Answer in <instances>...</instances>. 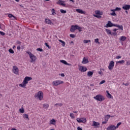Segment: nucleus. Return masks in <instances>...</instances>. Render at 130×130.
Instances as JSON below:
<instances>
[{"label": "nucleus", "instance_id": "obj_41", "mask_svg": "<svg viewBox=\"0 0 130 130\" xmlns=\"http://www.w3.org/2000/svg\"><path fill=\"white\" fill-rule=\"evenodd\" d=\"M105 118L107 119H109L111 117V116L110 115H107L106 116H105Z\"/></svg>", "mask_w": 130, "mask_h": 130}, {"label": "nucleus", "instance_id": "obj_24", "mask_svg": "<svg viewBox=\"0 0 130 130\" xmlns=\"http://www.w3.org/2000/svg\"><path fill=\"white\" fill-rule=\"evenodd\" d=\"M126 39V37L124 36L120 37V38H119L120 41H125Z\"/></svg>", "mask_w": 130, "mask_h": 130}, {"label": "nucleus", "instance_id": "obj_37", "mask_svg": "<svg viewBox=\"0 0 130 130\" xmlns=\"http://www.w3.org/2000/svg\"><path fill=\"white\" fill-rule=\"evenodd\" d=\"M88 42H91V40H84L83 41L84 43H88Z\"/></svg>", "mask_w": 130, "mask_h": 130}, {"label": "nucleus", "instance_id": "obj_14", "mask_svg": "<svg viewBox=\"0 0 130 130\" xmlns=\"http://www.w3.org/2000/svg\"><path fill=\"white\" fill-rule=\"evenodd\" d=\"M79 71H80V72H86L87 71V68L83 66H81L79 68Z\"/></svg>", "mask_w": 130, "mask_h": 130}, {"label": "nucleus", "instance_id": "obj_58", "mask_svg": "<svg viewBox=\"0 0 130 130\" xmlns=\"http://www.w3.org/2000/svg\"><path fill=\"white\" fill-rule=\"evenodd\" d=\"M17 49H18V50H20L21 49V46H18L17 47Z\"/></svg>", "mask_w": 130, "mask_h": 130}, {"label": "nucleus", "instance_id": "obj_3", "mask_svg": "<svg viewBox=\"0 0 130 130\" xmlns=\"http://www.w3.org/2000/svg\"><path fill=\"white\" fill-rule=\"evenodd\" d=\"M93 99H95L97 101H100V102H102V101H104V100H105L104 96L101 94H98L95 96L93 97Z\"/></svg>", "mask_w": 130, "mask_h": 130}, {"label": "nucleus", "instance_id": "obj_32", "mask_svg": "<svg viewBox=\"0 0 130 130\" xmlns=\"http://www.w3.org/2000/svg\"><path fill=\"white\" fill-rule=\"evenodd\" d=\"M111 16H114V17H116L117 15L116 14V13H115V11H113V12L111 13Z\"/></svg>", "mask_w": 130, "mask_h": 130}, {"label": "nucleus", "instance_id": "obj_29", "mask_svg": "<svg viewBox=\"0 0 130 130\" xmlns=\"http://www.w3.org/2000/svg\"><path fill=\"white\" fill-rule=\"evenodd\" d=\"M124 62H125L124 60L116 61V63H120V64H122V63H124Z\"/></svg>", "mask_w": 130, "mask_h": 130}, {"label": "nucleus", "instance_id": "obj_28", "mask_svg": "<svg viewBox=\"0 0 130 130\" xmlns=\"http://www.w3.org/2000/svg\"><path fill=\"white\" fill-rule=\"evenodd\" d=\"M23 117L26 118L27 120H29V116L27 114H23Z\"/></svg>", "mask_w": 130, "mask_h": 130}, {"label": "nucleus", "instance_id": "obj_42", "mask_svg": "<svg viewBox=\"0 0 130 130\" xmlns=\"http://www.w3.org/2000/svg\"><path fill=\"white\" fill-rule=\"evenodd\" d=\"M37 50L38 51H40L41 52H42V51H43V49L40 48H38L37 49Z\"/></svg>", "mask_w": 130, "mask_h": 130}, {"label": "nucleus", "instance_id": "obj_9", "mask_svg": "<svg viewBox=\"0 0 130 130\" xmlns=\"http://www.w3.org/2000/svg\"><path fill=\"white\" fill-rule=\"evenodd\" d=\"M114 24L111 23V21L109 20L108 21V23L105 26V27H106V28H109L110 27H114Z\"/></svg>", "mask_w": 130, "mask_h": 130}, {"label": "nucleus", "instance_id": "obj_12", "mask_svg": "<svg viewBox=\"0 0 130 130\" xmlns=\"http://www.w3.org/2000/svg\"><path fill=\"white\" fill-rule=\"evenodd\" d=\"M99 125H100V123L99 122H96L95 121H93L92 126H95V127H99Z\"/></svg>", "mask_w": 130, "mask_h": 130}, {"label": "nucleus", "instance_id": "obj_26", "mask_svg": "<svg viewBox=\"0 0 130 130\" xmlns=\"http://www.w3.org/2000/svg\"><path fill=\"white\" fill-rule=\"evenodd\" d=\"M93 74H94V72L92 71H89L87 73V76H88V77H92V76H93Z\"/></svg>", "mask_w": 130, "mask_h": 130}, {"label": "nucleus", "instance_id": "obj_44", "mask_svg": "<svg viewBox=\"0 0 130 130\" xmlns=\"http://www.w3.org/2000/svg\"><path fill=\"white\" fill-rule=\"evenodd\" d=\"M19 111L20 113H24V109L23 108L20 109Z\"/></svg>", "mask_w": 130, "mask_h": 130}, {"label": "nucleus", "instance_id": "obj_25", "mask_svg": "<svg viewBox=\"0 0 130 130\" xmlns=\"http://www.w3.org/2000/svg\"><path fill=\"white\" fill-rule=\"evenodd\" d=\"M55 120L54 119H51L50 121V124H53V125H54V124H55Z\"/></svg>", "mask_w": 130, "mask_h": 130}, {"label": "nucleus", "instance_id": "obj_52", "mask_svg": "<svg viewBox=\"0 0 130 130\" xmlns=\"http://www.w3.org/2000/svg\"><path fill=\"white\" fill-rule=\"evenodd\" d=\"M112 35H114V36H115L117 35V32L115 31L112 34Z\"/></svg>", "mask_w": 130, "mask_h": 130}, {"label": "nucleus", "instance_id": "obj_51", "mask_svg": "<svg viewBox=\"0 0 130 130\" xmlns=\"http://www.w3.org/2000/svg\"><path fill=\"white\" fill-rule=\"evenodd\" d=\"M126 66H130V61L128 60L126 61Z\"/></svg>", "mask_w": 130, "mask_h": 130}, {"label": "nucleus", "instance_id": "obj_16", "mask_svg": "<svg viewBox=\"0 0 130 130\" xmlns=\"http://www.w3.org/2000/svg\"><path fill=\"white\" fill-rule=\"evenodd\" d=\"M45 22L46 23V24H48V25H52V22L49 19H46L45 20Z\"/></svg>", "mask_w": 130, "mask_h": 130}, {"label": "nucleus", "instance_id": "obj_57", "mask_svg": "<svg viewBox=\"0 0 130 130\" xmlns=\"http://www.w3.org/2000/svg\"><path fill=\"white\" fill-rule=\"evenodd\" d=\"M106 123H107V122H106V121L102 122V124H106Z\"/></svg>", "mask_w": 130, "mask_h": 130}, {"label": "nucleus", "instance_id": "obj_19", "mask_svg": "<svg viewBox=\"0 0 130 130\" xmlns=\"http://www.w3.org/2000/svg\"><path fill=\"white\" fill-rule=\"evenodd\" d=\"M43 108H44V109L47 110V109H48V108H49V105H48V104H44L43 105Z\"/></svg>", "mask_w": 130, "mask_h": 130}, {"label": "nucleus", "instance_id": "obj_61", "mask_svg": "<svg viewBox=\"0 0 130 130\" xmlns=\"http://www.w3.org/2000/svg\"><path fill=\"white\" fill-rule=\"evenodd\" d=\"M60 76H61V77H64V74L62 73V74H61Z\"/></svg>", "mask_w": 130, "mask_h": 130}, {"label": "nucleus", "instance_id": "obj_50", "mask_svg": "<svg viewBox=\"0 0 130 130\" xmlns=\"http://www.w3.org/2000/svg\"><path fill=\"white\" fill-rule=\"evenodd\" d=\"M70 58H71V59H73L75 58V55H70Z\"/></svg>", "mask_w": 130, "mask_h": 130}, {"label": "nucleus", "instance_id": "obj_35", "mask_svg": "<svg viewBox=\"0 0 130 130\" xmlns=\"http://www.w3.org/2000/svg\"><path fill=\"white\" fill-rule=\"evenodd\" d=\"M121 124V122H120L119 123H118L116 125V126H115L116 129V128H118V127H119V125H120Z\"/></svg>", "mask_w": 130, "mask_h": 130}, {"label": "nucleus", "instance_id": "obj_30", "mask_svg": "<svg viewBox=\"0 0 130 130\" xmlns=\"http://www.w3.org/2000/svg\"><path fill=\"white\" fill-rule=\"evenodd\" d=\"M59 41L62 43V46H66V42H64V41H63L61 40H59Z\"/></svg>", "mask_w": 130, "mask_h": 130}, {"label": "nucleus", "instance_id": "obj_10", "mask_svg": "<svg viewBox=\"0 0 130 130\" xmlns=\"http://www.w3.org/2000/svg\"><path fill=\"white\" fill-rule=\"evenodd\" d=\"M77 121L79 123L83 122V123H85V122H86V118H78L77 119Z\"/></svg>", "mask_w": 130, "mask_h": 130}, {"label": "nucleus", "instance_id": "obj_7", "mask_svg": "<svg viewBox=\"0 0 130 130\" xmlns=\"http://www.w3.org/2000/svg\"><path fill=\"white\" fill-rule=\"evenodd\" d=\"M114 67V61H111L110 62L109 65L108 66V69L110 71H112V70H113V68Z\"/></svg>", "mask_w": 130, "mask_h": 130}, {"label": "nucleus", "instance_id": "obj_46", "mask_svg": "<svg viewBox=\"0 0 130 130\" xmlns=\"http://www.w3.org/2000/svg\"><path fill=\"white\" fill-rule=\"evenodd\" d=\"M94 17H95V18H98L99 19H100L101 18V16L100 15H93Z\"/></svg>", "mask_w": 130, "mask_h": 130}, {"label": "nucleus", "instance_id": "obj_43", "mask_svg": "<svg viewBox=\"0 0 130 130\" xmlns=\"http://www.w3.org/2000/svg\"><path fill=\"white\" fill-rule=\"evenodd\" d=\"M70 37H71V38H75V37H76V35L74 34H70Z\"/></svg>", "mask_w": 130, "mask_h": 130}, {"label": "nucleus", "instance_id": "obj_39", "mask_svg": "<svg viewBox=\"0 0 130 130\" xmlns=\"http://www.w3.org/2000/svg\"><path fill=\"white\" fill-rule=\"evenodd\" d=\"M94 42H95V43H98V44H100V43L99 42V39H95Z\"/></svg>", "mask_w": 130, "mask_h": 130}, {"label": "nucleus", "instance_id": "obj_1", "mask_svg": "<svg viewBox=\"0 0 130 130\" xmlns=\"http://www.w3.org/2000/svg\"><path fill=\"white\" fill-rule=\"evenodd\" d=\"M31 80H32V77L28 76L25 77L23 82L21 84H19V87L25 88L26 84H28V82H29V81H31Z\"/></svg>", "mask_w": 130, "mask_h": 130}, {"label": "nucleus", "instance_id": "obj_60", "mask_svg": "<svg viewBox=\"0 0 130 130\" xmlns=\"http://www.w3.org/2000/svg\"><path fill=\"white\" fill-rule=\"evenodd\" d=\"M61 6H66V4H64V2H63L62 4H61Z\"/></svg>", "mask_w": 130, "mask_h": 130}, {"label": "nucleus", "instance_id": "obj_59", "mask_svg": "<svg viewBox=\"0 0 130 130\" xmlns=\"http://www.w3.org/2000/svg\"><path fill=\"white\" fill-rule=\"evenodd\" d=\"M118 29L115 28L113 29L114 32H116Z\"/></svg>", "mask_w": 130, "mask_h": 130}, {"label": "nucleus", "instance_id": "obj_40", "mask_svg": "<svg viewBox=\"0 0 130 130\" xmlns=\"http://www.w3.org/2000/svg\"><path fill=\"white\" fill-rule=\"evenodd\" d=\"M70 116L72 119L75 118V116L74 115V114H73V113H70Z\"/></svg>", "mask_w": 130, "mask_h": 130}, {"label": "nucleus", "instance_id": "obj_27", "mask_svg": "<svg viewBox=\"0 0 130 130\" xmlns=\"http://www.w3.org/2000/svg\"><path fill=\"white\" fill-rule=\"evenodd\" d=\"M8 17L9 18H13V20H16V17L14 16V15H13L12 14H8Z\"/></svg>", "mask_w": 130, "mask_h": 130}, {"label": "nucleus", "instance_id": "obj_13", "mask_svg": "<svg viewBox=\"0 0 130 130\" xmlns=\"http://www.w3.org/2000/svg\"><path fill=\"white\" fill-rule=\"evenodd\" d=\"M123 10L125 11H127V10H129L130 9V5H125L122 7Z\"/></svg>", "mask_w": 130, "mask_h": 130}, {"label": "nucleus", "instance_id": "obj_63", "mask_svg": "<svg viewBox=\"0 0 130 130\" xmlns=\"http://www.w3.org/2000/svg\"><path fill=\"white\" fill-rule=\"evenodd\" d=\"M105 121H106V122H107V121H108V119H107L106 118H105Z\"/></svg>", "mask_w": 130, "mask_h": 130}, {"label": "nucleus", "instance_id": "obj_62", "mask_svg": "<svg viewBox=\"0 0 130 130\" xmlns=\"http://www.w3.org/2000/svg\"><path fill=\"white\" fill-rule=\"evenodd\" d=\"M99 75H101V74H102V71H100L98 72Z\"/></svg>", "mask_w": 130, "mask_h": 130}, {"label": "nucleus", "instance_id": "obj_5", "mask_svg": "<svg viewBox=\"0 0 130 130\" xmlns=\"http://www.w3.org/2000/svg\"><path fill=\"white\" fill-rule=\"evenodd\" d=\"M61 84H63V81L61 80H55L52 82L53 86H57L58 85H61Z\"/></svg>", "mask_w": 130, "mask_h": 130}, {"label": "nucleus", "instance_id": "obj_21", "mask_svg": "<svg viewBox=\"0 0 130 130\" xmlns=\"http://www.w3.org/2000/svg\"><path fill=\"white\" fill-rule=\"evenodd\" d=\"M106 93H107V97L108 98H113V97L112 96V95H111V94L110 93H109V91L108 90H106Z\"/></svg>", "mask_w": 130, "mask_h": 130}, {"label": "nucleus", "instance_id": "obj_38", "mask_svg": "<svg viewBox=\"0 0 130 130\" xmlns=\"http://www.w3.org/2000/svg\"><path fill=\"white\" fill-rule=\"evenodd\" d=\"M9 51L10 53H12V54L15 53V52L12 49H10L9 50Z\"/></svg>", "mask_w": 130, "mask_h": 130}, {"label": "nucleus", "instance_id": "obj_55", "mask_svg": "<svg viewBox=\"0 0 130 130\" xmlns=\"http://www.w3.org/2000/svg\"><path fill=\"white\" fill-rule=\"evenodd\" d=\"M117 59H119V58H121V56H117L116 57Z\"/></svg>", "mask_w": 130, "mask_h": 130}, {"label": "nucleus", "instance_id": "obj_31", "mask_svg": "<svg viewBox=\"0 0 130 130\" xmlns=\"http://www.w3.org/2000/svg\"><path fill=\"white\" fill-rule=\"evenodd\" d=\"M52 15L54 16L55 15H56V13H55V10L54 9H52L51 10Z\"/></svg>", "mask_w": 130, "mask_h": 130}, {"label": "nucleus", "instance_id": "obj_48", "mask_svg": "<svg viewBox=\"0 0 130 130\" xmlns=\"http://www.w3.org/2000/svg\"><path fill=\"white\" fill-rule=\"evenodd\" d=\"M45 45H46V46H47V48H48L49 49H50V47L49 46L48 44H47V43H45Z\"/></svg>", "mask_w": 130, "mask_h": 130}, {"label": "nucleus", "instance_id": "obj_22", "mask_svg": "<svg viewBox=\"0 0 130 130\" xmlns=\"http://www.w3.org/2000/svg\"><path fill=\"white\" fill-rule=\"evenodd\" d=\"M111 12H116L117 11H121V8L117 7L115 9L111 10Z\"/></svg>", "mask_w": 130, "mask_h": 130}, {"label": "nucleus", "instance_id": "obj_2", "mask_svg": "<svg viewBox=\"0 0 130 130\" xmlns=\"http://www.w3.org/2000/svg\"><path fill=\"white\" fill-rule=\"evenodd\" d=\"M26 53H28L29 58H30L31 59L30 62H35V61L36 60V59H37V57H36L35 55L32 54L31 52L27 51Z\"/></svg>", "mask_w": 130, "mask_h": 130}, {"label": "nucleus", "instance_id": "obj_11", "mask_svg": "<svg viewBox=\"0 0 130 130\" xmlns=\"http://www.w3.org/2000/svg\"><path fill=\"white\" fill-rule=\"evenodd\" d=\"M116 127L113 125H111L107 128V130H115Z\"/></svg>", "mask_w": 130, "mask_h": 130}, {"label": "nucleus", "instance_id": "obj_20", "mask_svg": "<svg viewBox=\"0 0 130 130\" xmlns=\"http://www.w3.org/2000/svg\"><path fill=\"white\" fill-rule=\"evenodd\" d=\"M114 27H117V28H118L120 30H123V26L122 25L115 24Z\"/></svg>", "mask_w": 130, "mask_h": 130}, {"label": "nucleus", "instance_id": "obj_54", "mask_svg": "<svg viewBox=\"0 0 130 130\" xmlns=\"http://www.w3.org/2000/svg\"><path fill=\"white\" fill-rule=\"evenodd\" d=\"M17 44H21L22 42H21L20 41H17L16 42Z\"/></svg>", "mask_w": 130, "mask_h": 130}, {"label": "nucleus", "instance_id": "obj_23", "mask_svg": "<svg viewBox=\"0 0 130 130\" xmlns=\"http://www.w3.org/2000/svg\"><path fill=\"white\" fill-rule=\"evenodd\" d=\"M105 30L108 35H112V32L110 29L106 28Z\"/></svg>", "mask_w": 130, "mask_h": 130}, {"label": "nucleus", "instance_id": "obj_18", "mask_svg": "<svg viewBox=\"0 0 130 130\" xmlns=\"http://www.w3.org/2000/svg\"><path fill=\"white\" fill-rule=\"evenodd\" d=\"M60 62L64 64H66V66H72V64L68 63V62L64 60H61Z\"/></svg>", "mask_w": 130, "mask_h": 130}, {"label": "nucleus", "instance_id": "obj_53", "mask_svg": "<svg viewBox=\"0 0 130 130\" xmlns=\"http://www.w3.org/2000/svg\"><path fill=\"white\" fill-rule=\"evenodd\" d=\"M123 85H124V86H128V85H129V84L127 83H123Z\"/></svg>", "mask_w": 130, "mask_h": 130}, {"label": "nucleus", "instance_id": "obj_33", "mask_svg": "<svg viewBox=\"0 0 130 130\" xmlns=\"http://www.w3.org/2000/svg\"><path fill=\"white\" fill-rule=\"evenodd\" d=\"M60 13H61V14H66L67 13V11L66 10H63V9H60Z\"/></svg>", "mask_w": 130, "mask_h": 130}, {"label": "nucleus", "instance_id": "obj_4", "mask_svg": "<svg viewBox=\"0 0 130 130\" xmlns=\"http://www.w3.org/2000/svg\"><path fill=\"white\" fill-rule=\"evenodd\" d=\"M35 98L39 99V100H42L43 99V92L42 91H39L35 95Z\"/></svg>", "mask_w": 130, "mask_h": 130}, {"label": "nucleus", "instance_id": "obj_47", "mask_svg": "<svg viewBox=\"0 0 130 130\" xmlns=\"http://www.w3.org/2000/svg\"><path fill=\"white\" fill-rule=\"evenodd\" d=\"M5 34H6L5 32L0 31V35H2V36H5Z\"/></svg>", "mask_w": 130, "mask_h": 130}, {"label": "nucleus", "instance_id": "obj_36", "mask_svg": "<svg viewBox=\"0 0 130 130\" xmlns=\"http://www.w3.org/2000/svg\"><path fill=\"white\" fill-rule=\"evenodd\" d=\"M54 106H60V107H61V106H62V104L61 103L56 104L54 105Z\"/></svg>", "mask_w": 130, "mask_h": 130}, {"label": "nucleus", "instance_id": "obj_56", "mask_svg": "<svg viewBox=\"0 0 130 130\" xmlns=\"http://www.w3.org/2000/svg\"><path fill=\"white\" fill-rule=\"evenodd\" d=\"M77 129L78 130H83V129L82 128H81V127H77Z\"/></svg>", "mask_w": 130, "mask_h": 130}, {"label": "nucleus", "instance_id": "obj_45", "mask_svg": "<svg viewBox=\"0 0 130 130\" xmlns=\"http://www.w3.org/2000/svg\"><path fill=\"white\" fill-rule=\"evenodd\" d=\"M95 14L96 15H101V13L100 12V11L98 10L95 11Z\"/></svg>", "mask_w": 130, "mask_h": 130}, {"label": "nucleus", "instance_id": "obj_64", "mask_svg": "<svg viewBox=\"0 0 130 130\" xmlns=\"http://www.w3.org/2000/svg\"><path fill=\"white\" fill-rule=\"evenodd\" d=\"M82 28H79L78 30L79 31V32H82Z\"/></svg>", "mask_w": 130, "mask_h": 130}, {"label": "nucleus", "instance_id": "obj_17", "mask_svg": "<svg viewBox=\"0 0 130 130\" xmlns=\"http://www.w3.org/2000/svg\"><path fill=\"white\" fill-rule=\"evenodd\" d=\"M76 12H77V13H79V14H83V15H85V14H86V12L82 10L81 9H76Z\"/></svg>", "mask_w": 130, "mask_h": 130}, {"label": "nucleus", "instance_id": "obj_6", "mask_svg": "<svg viewBox=\"0 0 130 130\" xmlns=\"http://www.w3.org/2000/svg\"><path fill=\"white\" fill-rule=\"evenodd\" d=\"M79 29H83V28L78 26V25H72L71 27L70 31L71 32H75V30H78Z\"/></svg>", "mask_w": 130, "mask_h": 130}, {"label": "nucleus", "instance_id": "obj_8", "mask_svg": "<svg viewBox=\"0 0 130 130\" xmlns=\"http://www.w3.org/2000/svg\"><path fill=\"white\" fill-rule=\"evenodd\" d=\"M13 72L14 74L15 75H19V69L17 66H13Z\"/></svg>", "mask_w": 130, "mask_h": 130}, {"label": "nucleus", "instance_id": "obj_49", "mask_svg": "<svg viewBox=\"0 0 130 130\" xmlns=\"http://www.w3.org/2000/svg\"><path fill=\"white\" fill-rule=\"evenodd\" d=\"M105 83V80H102L101 81V82L99 83V85H102V84H104Z\"/></svg>", "mask_w": 130, "mask_h": 130}, {"label": "nucleus", "instance_id": "obj_34", "mask_svg": "<svg viewBox=\"0 0 130 130\" xmlns=\"http://www.w3.org/2000/svg\"><path fill=\"white\" fill-rule=\"evenodd\" d=\"M63 3H64V2L61 0H59L58 2L57 3V4H58V5H61V4H62Z\"/></svg>", "mask_w": 130, "mask_h": 130}, {"label": "nucleus", "instance_id": "obj_15", "mask_svg": "<svg viewBox=\"0 0 130 130\" xmlns=\"http://www.w3.org/2000/svg\"><path fill=\"white\" fill-rule=\"evenodd\" d=\"M88 62H89V60H88V59H86L85 57H84L83 58L82 63H83V64H86V63H88Z\"/></svg>", "mask_w": 130, "mask_h": 130}]
</instances>
